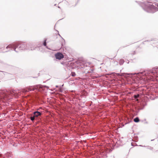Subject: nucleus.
<instances>
[{"label": "nucleus", "instance_id": "nucleus-1", "mask_svg": "<svg viewBox=\"0 0 158 158\" xmlns=\"http://www.w3.org/2000/svg\"><path fill=\"white\" fill-rule=\"evenodd\" d=\"M32 45L31 44H26L24 43H22L20 45H17L16 44H10L8 45L6 47V48H11L12 49H13L16 52H18L16 50L17 48H19L20 50H33L35 49L34 47H32Z\"/></svg>", "mask_w": 158, "mask_h": 158}, {"label": "nucleus", "instance_id": "nucleus-2", "mask_svg": "<svg viewBox=\"0 0 158 158\" xmlns=\"http://www.w3.org/2000/svg\"><path fill=\"white\" fill-rule=\"evenodd\" d=\"M142 6L145 10L148 12L154 13L158 10V4L155 3L153 4L151 2H145L142 4Z\"/></svg>", "mask_w": 158, "mask_h": 158}, {"label": "nucleus", "instance_id": "nucleus-3", "mask_svg": "<svg viewBox=\"0 0 158 158\" xmlns=\"http://www.w3.org/2000/svg\"><path fill=\"white\" fill-rule=\"evenodd\" d=\"M55 56L56 59L58 60H60L64 57L63 54L61 53H57L55 54Z\"/></svg>", "mask_w": 158, "mask_h": 158}, {"label": "nucleus", "instance_id": "nucleus-4", "mask_svg": "<svg viewBox=\"0 0 158 158\" xmlns=\"http://www.w3.org/2000/svg\"><path fill=\"white\" fill-rule=\"evenodd\" d=\"M33 114L35 117H37L41 115V113L39 111H35L33 113Z\"/></svg>", "mask_w": 158, "mask_h": 158}, {"label": "nucleus", "instance_id": "nucleus-5", "mask_svg": "<svg viewBox=\"0 0 158 158\" xmlns=\"http://www.w3.org/2000/svg\"><path fill=\"white\" fill-rule=\"evenodd\" d=\"M134 121L135 122H138L139 121V118L138 117H136L134 119Z\"/></svg>", "mask_w": 158, "mask_h": 158}, {"label": "nucleus", "instance_id": "nucleus-6", "mask_svg": "<svg viewBox=\"0 0 158 158\" xmlns=\"http://www.w3.org/2000/svg\"><path fill=\"white\" fill-rule=\"evenodd\" d=\"M35 117L34 116V115H33V116H31L30 117V119L32 121H34L35 119Z\"/></svg>", "mask_w": 158, "mask_h": 158}, {"label": "nucleus", "instance_id": "nucleus-7", "mask_svg": "<svg viewBox=\"0 0 158 158\" xmlns=\"http://www.w3.org/2000/svg\"><path fill=\"white\" fill-rule=\"evenodd\" d=\"M124 62V61L123 60H120L119 62V64L120 65L123 64Z\"/></svg>", "mask_w": 158, "mask_h": 158}, {"label": "nucleus", "instance_id": "nucleus-8", "mask_svg": "<svg viewBox=\"0 0 158 158\" xmlns=\"http://www.w3.org/2000/svg\"><path fill=\"white\" fill-rule=\"evenodd\" d=\"M47 40V39H46L45 40H44V46H46V41Z\"/></svg>", "mask_w": 158, "mask_h": 158}, {"label": "nucleus", "instance_id": "nucleus-9", "mask_svg": "<svg viewBox=\"0 0 158 158\" xmlns=\"http://www.w3.org/2000/svg\"><path fill=\"white\" fill-rule=\"evenodd\" d=\"M139 97V95L138 94L137 95H135L134 96V97L135 98H137Z\"/></svg>", "mask_w": 158, "mask_h": 158}, {"label": "nucleus", "instance_id": "nucleus-10", "mask_svg": "<svg viewBox=\"0 0 158 158\" xmlns=\"http://www.w3.org/2000/svg\"><path fill=\"white\" fill-rule=\"evenodd\" d=\"M155 72L156 73H158V67L156 69V70H155Z\"/></svg>", "mask_w": 158, "mask_h": 158}, {"label": "nucleus", "instance_id": "nucleus-11", "mask_svg": "<svg viewBox=\"0 0 158 158\" xmlns=\"http://www.w3.org/2000/svg\"><path fill=\"white\" fill-rule=\"evenodd\" d=\"M72 73V76H74L75 75V74L74 73Z\"/></svg>", "mask_w": 158, "mask_h": 158}, {"label": "nucleus", "instance_id": "nucleus-12", "mask_svg": "<svg viewBox=\"0 0 158 158\" xmlns=\"http://www.w3.org/2000/svg\"><path fill=\"white\" fill-rule=\"evenodd\" d=\"M34 89H29V90H30V91H31V90L33 91Z\"/></svg>", "mask_w": 158, "mask_h": 158}]
</instances>
